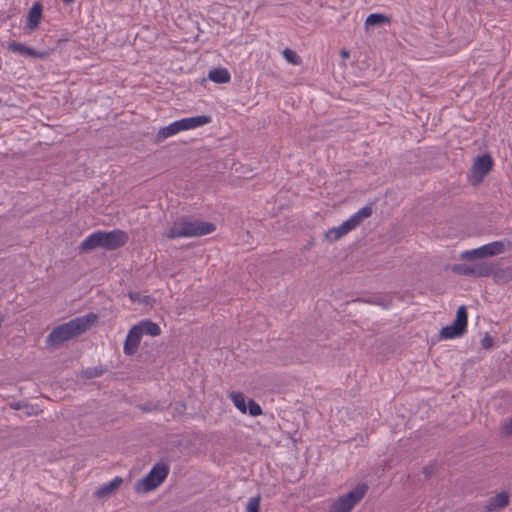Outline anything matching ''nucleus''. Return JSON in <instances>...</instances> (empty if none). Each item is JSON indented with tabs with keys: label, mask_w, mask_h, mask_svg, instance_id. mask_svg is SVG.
Masks as SVG:
<instances>
[{
	"label": "nucleus",
	"mask_w": 512,
	"mask_h": 512,
	"mask_svg": "<svg viewBox=\"0 0 512 512\" xmlns=\"http://www.w3.org/2000/svg\"><path fill=\"white\" fill-rule=\"evenodd\" d=\"M247 411L249 412V414L251 416H259L262 414V409H261L260 405L257 402H255L253 399H250L248 401Z\"/></svg>",
	"instance_id": "nucleus-25"
},
{
	"label": "nucleus",
	"mask_w": 512,
	"mask_h": 512,
	"mask_svg": "<svg viewBox=\"0 0 512 512\" xmlns=\"http://www.w3.org/2000/svg\"><path fill=\"white\" fill-rule=\"evenodd\" d=\"M423 474L425 475L426 478H429L432 474V469L430 467H424L423 468Z\"/></svg>",
	"instance_id": "nucleus-29"
},
{
	"label": "nucleus",
	"mask_w": 512,
	"mask_h": 512,
	"mask_svg": "<svg viewBox=\"0 0 512 512\" xmlns=\"http://www.w3.org/2000/svg\"><path fill=\"white\" fill-rule=\"evenodd\" d=\"M128 236L122 230L98 231L87 237L79 246L81 252H90L98 247L116 250L126 244Z\"/></svg>",
	"instance_id": "nucleus-2"
},
{
	"label": "nucleus",
	"mask_w": 512,
	"mask_h": 512,
	"mask_svg": "<svg viewBox=\"0 0 512 512\" xmlns=\"http://www.w3.org/2000/svg\"><path fill=\"white\" fill-rule=\"evenodd\" d=\"M510 503V495L502 491L497 495L490 497L484 506L486 512H496L505 509Z\"/></svg>",
	"instance_id": "nucleus-11"
},
{
	"label": "nucleus",
	"mask_w": 512,
	"mask_h": 512,
	"mask_svg": "<svg viewBox=\"0 0 512 512\" xmlns=\"http://www.w3.org/2000/svg\"><path fill=\"white\" fill-rule=\"evenodd\" d=\"M97 318L98 316L96 314L88 313L58 325L48 335L47 343L53 347L60 346L64 342L74 339L86 332L97 321Z\"/></svg>",
	"instance_id": "nucleus-1"
},
{
	"label": "nucleus",
	"mask_w": 512,
	"mask_h": 512,
	"mask_svg": "<svg viewBox=\"0 0 512 512\" xmlns=\"http://www.w3.org/2000/svg\"><path fill=\"white\" fill-rule=\"evenodd\" d=\"M169 471L168 464L163 462L155 464L150 472L136 483L135 491L137 493H147L156 489L167 478Z\"/></svg>",
	"instance_id": "nucleus-5"
},
{
	"label": "nucleus",
	"mask_w": 512,
	"mask_h": 512,
	"mask_svg": "<svg viewBox=\"0 0 512 512\" xmlns=\"http://www.w3.org/2000/svg\"><path fill=\"white\" fill-rule=\"evenodd\" d=\"M9 50L25 55V56H31L33 58H44L47 56L46 52H38L30 47H27L26 45L19 43V42H11L8 46Z\"/></svg>",
	"instance_id": "nucleus-14"
},
{
	"label": "nucleus",
	"mask_w": 512,
	"mask_h": 512,
	"mask_svg": "<svg viewBox=\"0 0 512 512\" xmlns=\"http://www.w3.org/2000/svg\"><path fill=\"white\" fill-rule=\"evenodd\" d=\"M216 226L213 223L199 221L177 219L173 225L164 232L163 236L168 239H176L181 237H200L214 232Z\"/></svg>",
	"instance_id": "nucleus-3"
},
{
	"label": "nucleus",
	"mask_w": 512,
	"mask_h": 512,
	"mask_svg": "<svg viewBox=\"0 0 512 512\" xmlns=\"http://www.w3.org/2000/svg\"><path fill=\"white\" fill-rule=\"evenodd\" d=\"M501 432L505 436H512V417L501 425Z\"/></svg>",
	"instance_id": "nucleus-26"
},
{
	"label": "nucleus",
	"mask_w": 512,
	"mask_h": 512,
	"mask_svg": "<svg viewBox=\"0 0 512 512\" xmlns=\"http://www.w3.org/2000/svg\"><path fill=\"white\" fill-rule=\"evenodd\" d=\"M493 343H494L493 337L491 335H489L488 333H486V335L481 340V347L483 349L488 350L493 346Z\"/></svg>",
	"instance_id": "nucleus-27"
},
{
	"label": "nucleus",
	"mask_w": 512,
	"mask_h": 512,
	"mask_svg": "<svg viewBox=\"0 0 512 512\" xmlns=\"http://www.w3.org/2000/svg\"><path fill=\"white\" fill-rule=\"evenodd\" d=\"M312 245H314V241L309 242L308 245L305 246V248H308V247H310Z\"/></svg>",
	"instance_id": "nucleus-33"
},
{
	"label": "nucleus",
	"mask_w": 512,
	"mask_h": 512,
	"mask_svg": "<svg viewBox=\"0 0 512 512\" xmlns=\"http://www.w3.org/2000/svg\"><path fill=\"white\" fill-rule=\"evenodd\" d=\"M148 299L149 297L148 296H145L143 299L141 298V301L140 302H143V303H148Z\"/></svg>",
	"instance_id": "nucleus-32"
},
{
	"label": "nucleus",
	"mask_w": 512,
	"mask_h": 512,
	"mask_svg": "<svg viewBox=\"0 0 512 512\" xmlns=\"http://www.w3.org/2000/svg\"><path fill=\"white\" fill-rule=\"evenodd\" d=\"M505 251V245L502 241H494L483 245L479 248L466 250L462 252L461 259L472 261L476 259H484L487 257H492L499 255Z\"/></svg>",
	"instance_id": "nucleus-9"
},
{
	"label": "nucleus",
	"mask_w": 512,
	"mask_h": 512,
	"mask_svg": "<svg viewBox=\"0 0 512 512\" xmlns=\"http://www.w3.org/2000/svg\"><path fill=\"white\" fill-rule=\"evenodd\" d=\"M493 160L489 154L478 156L472 167L473 178L476 182H481L484 177L492 170Z\"/></svg>",
	"instance_id": "nucleus-10"
},
{
	"label": "nucleus",
	"mask_w": 512,
	"mask_h": 512,
	"mask_svg": "<svg viewBox=\"0 0 512 512\" xmlns=\"http://www.w3.org/2000/svg\"><path fill=\"white\" fill-rule=\"evenodd\" d=\"M141 338H142L141 334L133 326L129 330L128 335L125 340V343H124L123 351H124L125 355L132 356L137 352L140 342H141Z\"/></svg>",
	"instance_id": "nucleus-12"
},
{
	"label": "nucleus",
	"mask_w": 512,
	"mask_h": 512,
	"mask_svg": "<svg viewBox=\"0 0 512 512\" xmlns=\"http://www.w3.org/2000/svg\"><path fill=\"white\" fill-rule=\"evenodd\" d=\"M390 18L384 14H370L366 20L365 25L368 26H375V25H382V24H389Z\"/></svg>",
	"instance_id": "nucleus-20"
},
{
	"label": "nucleus",
	"mask_w": 512,
	"mask_h": 512,
	"mask_svg": "<svg viewBox=\"0 0 512 512\" xmlns=\"http://www.w3.org/2000/svg\"><path fill=\"white\" fill-rule=\"evenodd\" d=\"M42 17V5L40 3H35L29 13H28V19H27V26L34 30L38 27L40 20Z\"/></svg>",
	"instance_id": "nucleus-18"
},
{
	"label": "nucleus",
	"mask_w": 512,
	"mask_h": 512,
	"mask_svg": "<svg viewBox=\"0 0 512 512\" xmlns=\"http://www.w3.org/2000/svg\"><path fill=\"white\" fill-rule=\"evenodd\" d=\"M230 398L237 409H239L242 413L247 412V405L245 403V397L242 392H231Z\"/></svg>",
	"instance_id": "nucleus-21"
},
{
	"label": "nucleus",
	"mask_w": 512,
	"mask_h": 512,
	"mask_svg": "<svg viewBox=\"0 0 512 512\" xmlns=\"http://www.w3.org/2000/svg\"><path fill=\"white\" fill-rule=\"evenodd\" d=\"M105 372L101 366L99 367H90L81 371V377L84 379H92L96 377H100Z\"/></svg>",
	"instance_id": "nucleus-22"
},
{
	"label": "nucleus",
	"mask_w": 512,
	"mask_h": 512,
	"mask_svg": "<svg viewBox=\"0 0 512 512\" xmlns=\"http://www.w3.org/2000/svg\"><path fill=\"white\" fill-rule=\"evenodd\" d=\"M372 215V207L370 205L364 206L348 220L344 221L339 227L328 230L325 234L329 241H337L350 231L358 227L362 221Z\"/></svg>",
	"instance_id": "nucleus-6"
},
{
	"label": "nucleus",
	"mask_w": 512,
	"mask_h": 512,
	"mask_svg": "<svg viewBox=\"0 0 512 512\" xmlns=\"http://www.w3.org/2000/svg\"><path fill=\"white\" fill-rule=\"evenodd\" d=\"M211 117L206 115H199L190 118H183L180 120L182 130L194 129L205 124L210 123Z\"/></svg>",
	"instance_id": "nucleus-16"
},
{
	"label": "nucleus",
	"mask_w": 512,
	"mask_h": 512,
	"mask_svg": "<svg viewBox=\"0 0 512 512\" xmlns=\"http://www.w3.org/2000/svg\"><path fill=\"white\" fill-rule=\"evenodd\" d=\"M366 483L357 484L351 491L338 497L330 506L328 512H351L368 492Z\"/></svg>",
	"instance_id": "nucleus-4"
},
{
	"label": "nucleus",
	"mask_w": 512,
	"mask_h": 512,
	"mask_svg": "<svg viewBox=\"0 0 512 512\" xmlns=\"http://www.w3.org/2000/svg\"><path fill=\"white\" fill-rule=\"evenodd\" d=\"M128 295L132 302H140L141 301V297L137 292L130 291Z\"/></svg>",
	"instance_id": "nucleus-28"
},
{
	"label": "nucleus",
	"mask_w": 512,
	"mask_h": 512,
	"mask_svg": "<svg viewBox=\"0 0 512 512\" xmlns=\"http://www.w3.org/2000/svg\"><path fill=\"white\" fill-rule=\"evenodd\" d=\"M11 407L15 410H19V409L23 408V405L20 402H17V403L11 404Z\"/></svg>",
	"instance_id": "nucleus-31"
},
{
	"label": "nucleus",
	"mask_w": 512,
	"mask_h": 512,
	"mask_svg": "<svg viewBox=\"0 0 512 512\" xmlns=\"http://www.w3.org/2000/svg\"><path fill=\"white\" fill-rule=\"evenodd\" d=\"M260 511V496L250 498L246 506V512H259Z\"/></svg>",
	"instance_id": "nucleus-24"
},
{
	"label": "nucleus",
	"mask_w": 512,
	"mask_h": 512,
	"mask_svg": "<svg viewBox=\"0 0 512 512\" xmlns=\"http://www.w3.org/2000/svg\"><path fill=\"white\" fill-rule=\"evenodd\" d=\"M283 56L284 58L291 64L293 65H300L301 64V59L300 57L297 55L296 52H294L293 50L289 49V48H286L284 51H283Z\"/></svg>",
	"instance_id": "nucleus-23"
},
{
	"label": "nucleus",
	"mask_w": 512,
	"mask_h": 512,
	"mask_svg": "<svg viewBox=\"0 0 512 512\" xmlns=\"http://www.w3.org/2000/svg\"><path fill=\"white\" fill-rule=\"evenodd\" d=\"M468 323V313L465 306H460L456 313V318L451 325L443 327L440 331L442 339H453L466 333Z\"/></svg>",
	"instance_id": "nucleus-8"
},
{
	"label": "nucleus",
	"mask_w": 512,
	"mask_h": 512,
	"mask_svg": "<svg viewBox=\"0 0 512 512\" xmlns=\"http://www.w3.org/2000/svg\"><path fill=\"white\" fill-rule=\"evenodd\" d=\"M208 78L218 84L228 83L231 79L230 73L226 68H215L210 70L208 73Z\"/></svg>",
	"instance_id": "nucleus-19"
},
{
	"label": "nucleus",
	"mask_w": 512,
	"mask_h": 512,
	"mask_svg": "<svg viewBox=\"0 0 512 512\" xmlns=\"http://www.w3.org/2000/svg\"><path fill=\"white\" fill-rule=\"evenodd\" d=\"M136 330L143 336L144 334L150 336H158L161 333V329L157 323L151 320H142L138 324L134 325Z\"/></svg>",
	"instance_id": "nucleus-17"
},
{
	"label": "nucleus",
	"mask_w": 512,
	"mask_h": 512,
	"mask_svg": "<svg viewBox=\"0 0 512 512\" xmlns=\"http://www.w3.org/2000/svg\"><path fill=\"white\" fill-rule=\"evenodd\" d=\"M497 269V264L487 261H482L471 265L455 264L451 268L452 272L455 274L472 277H489L495 273Z\"/></svg>",
	"instance_id": "nucleus-7"
},
{
	"label": "nucleus",
	"mask_w": 512,
	"mask_h": 512,
	"mask_svg": "<svg viewBox=\"0 0 512 512\" xmlns=\"http://www.w3.org/2000/svg\"><path fill=\"white\" fill-rule=\"evenodd\" d=\"M122 483H123V479L121 477H115L109 483H106V484L102 485L100 488H98L95 491L94 495L98 499L108 498L117 492V490L120 488Z\"/></svg>",
	"instance_id": "nucleus-13"
},
{
	"label": "nucleus",
	"mask_w": 512,
	"mask_h": 512,
	"mask_svg": "<svg viewBox=\"0 0 512 512\" xmlns=\"http://www.w3.org/2000/svg\"><path fill=\"white\" fill-rule=\"evenodd\" d=\"M73 1H74V0H63V2H65V3H71V2H73Z\"/></svg>",
	"instance_id": "nucleus-34"
},
{
	"label": "nucleus",
	"mask_w": 512,
	"mask_h": 512,
	"mask_svg": "<svg viewBox=\"0 0 512 512\" xmlns=\"http://www.w3.org/2000/svg\"><path fill=\"white\" fill-rule=\"evenodd\" d=\"M180 131H183V130L181 127L180 120H178V121H175V122L169 124L166 127L161 128L155 136V142L160 143V142L164 141L165 139H167L168 137H171V136L179 133Z\"/></svg>",
	"instance_id": "nucleus-15"
},
{
	"label": "nucleus",
	"mask_w": 512,
	"mask_h": 512,
	"mask_svg": "<svg viewBox=\"0 0 512 512\" xmlns=\"http://www.w3.org/2000/svg\"><path fill=\"white\" fill-rule=\"evenodd\" d=\"M340 54L343 59H348L350 57V52L346 49H342Z\"/></svg>",
	"instance_id": "nucleus-30"
}]
</instances>
